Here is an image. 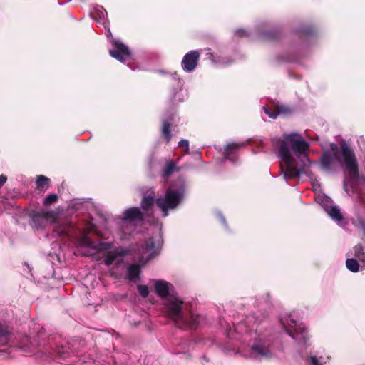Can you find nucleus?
<instances>
[{"label": "nucleus", "instance_id": "nucleus-2", "mask_svg": "<svg viewBox=\"0 0 365 365\" xmlns=\"http://www.w3.org/2000/svg\"><path fill=\"white\" fill-rule=\"evenodd\" d=\"M155 289L158 295L163 299L166 314L175 324L180 329H196L202 317L195 314L187 304L180 299L173 292L171 284L164 280H157Z\"/></svg>", "mask_w": 365, "mask_h": 365}, {"label": "nucleus", "instance_id": "nucleus-26", "mask_svg": "<svg viewBox=\"0 0 365 365\" xmlns=\"http://www.w3.org/2000/svg\"><path fill=\"white\" fill-rule=\"evenodd\" d=\"M178 146L180 148H184L186 153H189V142L187 140H181L178 143Z\"/></svg>", "mask_w": 365, "mask_h": 365}, {"label": "nucleus", "instance_id": "nucleus-31", "mask_svg": "<svg viewBox=\"0 0 365 365\" xmlns=\"http://www.w3.org/2000/svg\"><path fill=\"white\" fill-rule=\"evenodd\" d=\"M236 34L244 36L246 35V31L244 29H238L235 31Z\"/></svg>", "mask_w": 365, "mask_h": 365}, {"label": "nucleus", "instance_id": "nucleus-15", "mask_svg": "<svg viewBox=\"0 0 365 365\" xmlns=\"http://www.w3.org/2000/svg\"><path fill=\"white\" fill-rule=\"evenodd\" d=\"M245 145V143H232L228 144L225 150L224 153V159L229 160L231 161H234V158L232 157V154L235 150H237L240 148H242Z\"/></svg>", "mask_w": 365, "mask_h": 365}, {"label": "nucleus", "instance_id": "nucleus-11", "mask_svg": "<svg viewBox=\"0 0 365 365\" xmlns=\"http://www.w3.org/2000/svg\"><path fill=\"white\" fill-rule=\"evenodd\" d=\"M112 42L113 48L109 51V53L113 58L122 63L130 58L131 53L128 46L118 40L113 39Z\"/></svg>", "mask_w": 365, "mask_h": 365}, {"label": "nucleus", "instance_id": "nucleus-6", "mask_svg": "<svg viewBox=\"0 0 365 365\" xmlns=\"http://www.w3.org/2000/svg\"><path fill=\"white\" fill-rule=\"evenodd\" d=\"M284 331L299 343H307V331L300 319L294 313L286 314L280 318Z\"/></svg>", "mask_w": 365, "mask_h": 365}, {"label": "nucleus", "instance_id": "nucleus-24", "mask_svg": "<svg viewBox=\"0 0 365 365\" xmlns=\"http://www.w3.org/2000/svg\"><path fill=\"white\" fill-rule=\"evenodd\" d=\"M9 334V331L8 327L0 323V337H7V335Z\"/></svg>", "mask_w": 365, "mask_h": 365}, {"label": "nucleus", "instance_id": "nucleus-33", "mask_svg": "<svg viewBox=\"0 0 365 365\" xmlns=\"http://www.w3.org/2000/svg\"><path fill=\"white\" fill-rule=\"evenodd\" d=\"M21 349H24L26 351H29V352L31 351V350L29 349H27L26 347L21 346Z\"/></svg>", "mask_w": 365, "mask_h": 365}, {"label": "nucleus", "instance_id": "nucleus-7", "mask_svg": "<svg viewBox=\"0 0 365 365\" xmlns=\"http://www.w3.org/2000/svg\"><path fill=\"white\" fill-rule=\"evenodd\" d=\"M183 196L184 189L182 187L178 189L170 187L163 196L157 198L156 205L161 210L163 216L166 217L170 210L176 208Z\"/></svg>", "mask_w": 365, "mask_h": 365}, {"label": "nucleus", "instance_id": "nucleus-12", "mask_svg": "<svg viewBox=\"0 0 365 365\" xmlns=\"http://www.w3.org/2000/svg\"><path fill=\"white\" fill-rule=\"evenodd\" d=\"M200 54L196 51H191L186 53L182 60V68L185 72L194 71L197 65Z\"/></svg>", "mask_w": 365, "mask_h": 365}, {"label": "nucleus", "instance_id": "nucleus-21", "mask_svg": "<svg viewBox=\"0 0 365 365\" xmlns=\"http://www.w3.org/2000/svg\"><path fill=\"white\" fill-rule=\"evenodd\" d=\"M49 182V179L44 175H38L36 183L38 188H43Z\"/></svg>", "mask_w": 365, "mask_h": 365}, {"label": "nucleus", "instance_id": "nucleus-32", "mask_svg": "<svg viewBox=\"0 0 365 365\" xmlns=\"http://www.w3.org/2000/svg\"><path fill=\"white\" fill-rule=\"evenodd\" d=\"M220 221L222 224L225 225L226 222H225V217L221 215L220 214Z\"/></svg>", "mask_w": 365, "mask_h": 365}, {"label": "nucleus", "instance_id": "nucleus-20", "mask_svg": "<svg viewBox=\"0 0 365 365\" xmlns=\"http://www.w3.org/2000/svg\"><path fill=\"white\" fill-rule=\"evenodd\" d=\"M175 169V165L173 161H168L166 163L165 169L163 170V177L166 178L169 176Z\"/></svg>", "mask_w": 365, "mask_h": 365}, {"label": "nucleus", "instance_id": "nucleus-3", "mask_svg": "<svg viewBox=\"0 0 365 365\" xmlns=\"http://www.w3.org/2000/svg\"><path fill=\"white\" fill-rule=\"evenodd\" d=\"M330 149L334 155L329 152L323 153L321 158L322 168L325 170H330L334 160H336L346 173L344 188L349 193V185L353 187L359 180L358 163L355 153L344 140L339 147L335 143H331Z\"/></svg>", "mask_w": 365, "mask_h": 365}, {"label": "nucleus", "instance_id": "nucleus-18", "mask_svg": "<svg viewBox=\"0 0 365 365\" xmlns=\"http://www.w3.org/2000/svg\"><path fill=\"white\" fill-rule=\"evenodd\" d=\"M170 125L171 121L169 120H165L163 123L162 135L165 138L168 143L170 141L172 138L170 134Z\"/></svg>", "mask_w": 365, "mask_h": 365}, {"label": "nucleus", "instance_id": "nucleus-34", "mask_svg": "<svg viewBox=\"0 0 365 365\" xmlns=\"http://www.w3.org/2000/svg\"><path fill=\"white\" fill-rule=\"evenodd\" d=\"M107 36L108 37L111 36V31L110 30L108 31Z\"/></svg>", "mask_w": 365, "mask_h": 365}, {"label": "nucleus", "instance_id": "nucleus-22", "mask_svg": "<svg viewBox=\"0 0 365 365\" xmlns=\"http://www.w3.org/2000/svg\"><path fill=\"white\" fill-rule=\"evenodd\" d=\"M58 200V196L56 194L48 195L44 200L45 205H50L54 202H56Z\"/></svg>", "mask_w": 365, "mask_h": 365}, {"label": "nucleus", "instance_id": "nucleus-19", "mask_svg": "<svg viewBox=\"0 0 365 365\" xmlns=\"http://www.w3.org/2000/svg\"><path fill=\"white\" fill-rule=\"evenodd\" d=\"M346 266L347 269L352 272H357L359 270V264L358 262L352 258L346 259Z\"/></svg>", "mask_w": 365, "mask_h": 365}, {"label": "nucleus", "instance_id": "nucleus-8", "mask_svg": "<svg viewBox=\"0 0 365 365\" xmlns=\"http://www.w3.org/2000/svg\"><path fill=\"white\" fill-rule=\"evenodd\" d=\"M143 219V214L138 207H130L125 210L120 217L121 229L123 235L121 238H126L130 235L135 227V222Z\"/></svg>", "mask_w": 365, "mask_h": 365}, {"label": "nucleus", "instance_id": "nucleus-25", "mask_svg": "<svg viewBox=\"0 0 365 365\" xmlns=\"http://www.w3.org/2000/svg\"><path fill=\"white\" fill-rule=\"evenodd\" d=\"M308 364L309 365H322V363L320 362L319 359L316 356H310L308 358Z\"/></svg>", "mask_w": 365, "mask_h": 365}, {"label": "nucleus", "instance_id": "nucleus-23", "mask_svg": "<svg viewBox=\"0 0 365 365\" xmlns=\"http://www.w3.org/2000/svg\"><path fill=\"white\" fill-rule=\"evenodd\" d=\"M138 291L140 296L143 297V298L147 297L149 294L148 287L146 285H138Z\"/></svg>", "mask_w": 365, "mask_h": 365}, {"label": "nucleus", "instance_id": "nucleus-27", "mask_svg": "<svg viewBox=\"0 0 365 365\" xmlns=\"http://www.w3.org/2000/svg\"><path fill=\"white\" fill-rule=\"evenodd\" d=\"M354 255L356 257L358 256V254H361L362 252H364V248L361 245H357L354 248Z\"/></svg>", "mask_w": 365, "mask_h": 365}, {"label": "nucleus", "instance_id": "nucleus-5", "mask_svg": "<svg viewBox=\"0 0 365 365\" xmlns=\"http://www.w3.org/2000/svg\"><path fill=\"white\" fill-rule=\"evenodd\" d=\"M260 321L255 314L246 317L244 322L235 326V329L239 333H246L250 339L249 356L256 359H267L272 356L270 344L257 331Z\"/></svg>", "mask_w": 365, "mask_h": 365}, {"label": "nucleus", "instance_id": "nucleus-4", "mask_svg": "<svg viewBox=\"0 0 365 365\" xmlns=\"http://www.w3.org/2000/svg\"><path fill=\"white\" fill-rule=\"evenodd\" d=\"M53 235L65 237L68 242H72L78 249L81 255L87 257H92L98 259L97 255L106 250L113 247L110 242H101L100 240H92L88 235L82 234L73 225H66L62 227L54 229Z\"/></svg>", "mask_w": 365, "mask_h": 365}, {"label": "nucleus", "instance_id": "nucleus-17", "mask_svg": "<svg viewBox=\"0 0 365 365\" xmlns=\"http://www.w3.org/2000/svg\"><path fill=\"white\" fill-rule=\"evenodd\" d=\"M154 197L155 194L153 191L150 192V194L143 196L141 202V207L143 210L145 211H149L153 207L154 203Z\"/></svg>", "mask_w": 365, "mask_h": 365}, {"label": "nucleus", "instance_id": "nucleus-28", "mask_svg": "<svg viewBox=\"0 0 365 365\" xmlns=\"http://www.w3.org/2000/svg\"><path fill=\"white\" fill-rule=\"evenodd\" d=\"M264 112L272 118H276L278 115V113L276 111H269L268 109L265 107H263Z\"/></svg>", "mask_w": 365, "mask_h": 365}, {"label": "nucleus", "instance_id": "nucleus-9", "mask_svg": "<svg viewBox=\"0 0 365 365\" xmlns=\"http://www.w3.org/2000/svg\"><path fill=\"white\" fill-rule=\"evenodd\" d=\"M317 203L322 205L330 217L338 223L343 220V216L338 206L334 205L331 198L324 194H319L315 197Z\"/></svg>", "mask_w": 365, "mask_h": 365}, {"label": "nucleus", "instance_id": "nucleus-10", "mask_svg": "<svg viewBox=\"0 0 365 365\" xmlns=\"http://www.w3.org/2000/svg\"><path fill=\"white\" fill-rule=\"evenodd\" d=\"M135 251L137 252V258L142 265L158 254V249L155 247L152 239L144 242Z\"/></svg>", "mask_w": 365, "mask_h": 365}, {"label": "nucleus", "instance_id": "nucleus-30", "mask_svg": "<svg viewBox=\"0 0 365 365\" xmlns=\"http://www.w3.org/2000/svg\"><path fill=\"white\" fill-rule=\"evenodd\" d=\"M360 261L365 262V252H362L361 254H358L356 257Z\"/></svg>", "mask_w": 365, "mask_h": 365}, {"label": "nucleus", "instance_id": "nucleus-1", "mask_svg": "<svg viewBox=\"0 0 365 365\" xmlns=\"http://www.w3.org/2000/svg\"><path fill=\"white\" fill-rule=\"evenodd\" d=\"M274 146L282 161L281 171L284 178L298 177L309 162L307 155L309 143L299 133H291L275 140Z\"/></svg>", "mask_w": 365, "mask_h": 365}, {"label": "nucleus", "instance_id": "nucleus-14", "mask_svg": "<svg viewBox=\"0 0 365 365\" xmlns=\"http://www.w3.org/2000/svg\"><path fill=\"white\" fill-rule=\"evenodd\" d=\"M90 15L97 23L103 25L105 28L107 27V12L102 6H96L93 11H91Z\"/></svg>", "mask_w": 365, "mask_h": 365}, {"label": "nucleus", "instance_id": "nucleus-29", "mask_svg": "<svg viewBox=\"0 0 365 365\" xmlns=\"http://www.w3.org/2000/svg\"><path fill=\"white\" fill-rule=\"evenodd\" d=\"M7 178L4 175H0V187L6 182Z\"/></svg>", "mask_w": 365, "mask_h": 365}, {"label": "nucleus", "instance_id": "nucleus-16", "mask_svg": "<svg viewBox=\"0 0 365 365\" xmlns=\"http://www.w3.org/2000/svg\"><path fill=\"white\" fill-rule=\"evenodd\" d=\"M140 268L138 264H131L128 267V277L130 280L137 282L139 279Z\"/></svg>", "mask_w": 365, "mask_h": 365}, {"label": "nucleus", "instance_id": "nucleus-13", "mask_svg": "<svg viewBox=\"0 0 365 365\" xmlns=\"http://www.w3.org/2000/svg\"><path fill=\"white\" fill-rule=\"evenodd\" d=\"M125 254V252L122 248H116L110 251L106 255L104 263L108 266L113 263H120L123 260V257Z\"/></svg>", "mask_w": 365, "mask_h": 365}]
</instances>
